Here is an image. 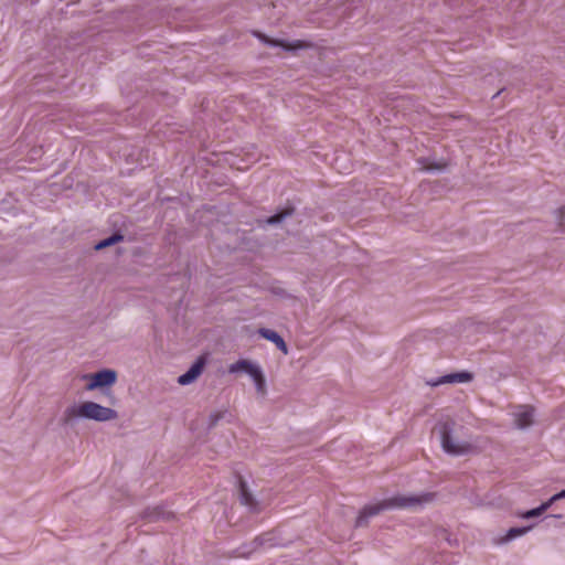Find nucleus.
Instances as JSON below:
<instances>
[{
    "instance_id": "obj_1",
    "label": "nucleus",
    "mask_w": 565,
    "mask_h": 565,
    "mask_svg": "<svg viewBox=\"0 0 565 565\" xmlns=\"http://www.w3.org/2000/svg\"><path fill=\"white\" fill-rule=\"evenodd\" d=\"M430 500L431 494L429 493L423 495L398 494L393 498L383 500L376 504L366 505L362 509L359 516L356 518L355 526H366L369 524V520L382 511L391 509H416L417 507H422L424 503H427Z\"/></svg>"
},
{
    "instance_id": "obj_2",
    "label": "nucleus",
    "mask_w": 565,
    "mask_h": 565,
    "mask_svg": "<svg viewBox=\"0 0 565 565\" xmlns=\"http://www.w3.org/2000/svg\"><path fill=\"white\" fill-rule=\"evenodd\" d=\"M77 417L104 423L116 419L118 414L115 409L98 403L84 402L79 405H72L64 411L61 419L62 425L72 427Z\"/></svg>"
},
{
    "instance_id": "obj_3",
    "label": "nucleus",
    "mask_w": 565,
    "mask_h": 565,
    "mask_svg": "<svg viewBox=\"0 0 565 565\" xmlns=\"http://www.w3.org/2000/svg\"><path fill=\"white\" fill-rule=\"evenodd\" d=\"M456 423L446 420L437 425L440 436L441 447L445 452L451 456H463L472 450V446L468 441L459 440L454 436Z\"/></svg>"
},
{
    "instance_id": "obj_4",
    "label": "nucleus",
    "mask_w": 565,
    "mask_h": 565,
    "mask_svg": "<svg viewBox=\"0 0 565 565\" xmlns=\"http://www.w3.org/2000/svg\"><path fill=\"white\" fill-rule=\"evenodd\" d=\"M89 377L90 382L87 384V391H94L99 387H106L113 385L117 380V372L110 369L98 371L92 375H85Z\"/></svg>"
},
{
    "instance_id": "obj_5",
    "label": "nucleus",
    "mask_w": 565,
    "mask_h": 565,
    "mask_svg": "<svg viewBox=\"0 0 565 565\" xmlns=\"http://www.w3.org/2000/svg\"><path fill=\"white\" fill-rule=\"evenodd\" d=\"M256 35L263 43L270 45V46H280L285 51H297V50H302V49H306L309 46V43H307L305 41H300V40H297L294 42H288V41H284V40H274V39H270L269 36L262 34V33H256Z\"/></svg>"
},
{
    "instance_id": "obj_6",
    "label": "nucleus",
    "mask_w": 565,
    "mask_h": 565,
    "mask_svg": "<svg viewBox=\"0 0 565 565\" xmlns=\"http://www.w3.org/2000/svg\"><path fill=\"white\" fill-rule=\"evenodd\" d=\"M534 409L530 406H521L518 412L514 413V423L518 428L525 429L533 424Z\"/></svg>"
},
{
    "instance_id": "obj_7",
    "label": "nucleus",
    "mask_w": 565,
    "mask_h": 565,
    "mask_svg": "<svg viewBox=\"0 0 565 565\" xmlns=\"http://www.w3.org/2000/svg\"><path fill=\"white\" fill-rule=\"evenodd\" d=\"M204 363L203 359L196 360L185 373L179 376L178 383L180 385H189L194 382L202 373Z\"/></svg>"
},
{
    "instance_id": "obj_8",
    "label": "nucleus",
    "mask_w": 565,
    "mask_h": 565,
    "mask_svg": "<svg viewBox=\"0 0 565 565\" xmlns=\"http://www.w3.org/2000/svg\"><path fill=\"white\" fill-rule=\"evenodd\" d=\"M471 380L472 374L463 371L440 376L436 381L429 382L428 384L431 386H438L446 383H468Z\"/></svg>"
},
{
    "instance_id": "obj_9",
    "label": "nucleus",
    "mask_w": 565,
    "mask_h": 565,
    "mask_svg": "<svg viewBox=\"0 0 565 565\" xmlns=\"http://www.w3.org/2000/svg\"><path fill=\"white\" fill-rule=\"evenodd\" d=\"M230 373H238L244 372L247 373L249 376H255L259 374V366L257 364L252 363L248 360H238L235 363H232L228 366Z\"/></svg>"
},
{
    "instance_id": "obj_10",
    "label": "nucleus",
    "mask_w": 565,
    "mask_h": 565,
    "mask_svg": "<svg viewBox=\"0 0 565 565\" xmlns=\"http://www.w3.org/2000/svg\"><path fill=\"white\" fill-rule=\"evenodd\" d=\"M258 333L264 339L273 342L282 353H285V354L288 353V347H287L285 340L276 331H274L271 329H267V328H260L258 330Z\"/></svg>"
},
{
    "instance_id": "obj_11",
    "label": "nucleus",
    "mask_w": 565,
    "mask_h": 565,
    "mask_svg": "<svg viewBox=\"0 0 565 565\" xmlns=\"http://www.w3.org/2000/svg\"><path fill=\"white\" fill-rule=\"evenodd\" d=\"M238 483H239L238 493H239L241 503L243 505L248 507L252 511H256L258 503L255 500V498L253 497V494L250 493V491L248 490L246 482L242 478H239Z\"/></svg>"
},
{
    "instance_id": "obj_12",
    "label": "nucleus",
    "mask_w": 565,
    "mask_h": 565,
    "mask_svg": "<svg viewBox=\"0 0 565 565\" xmlns=\"http://www.w3.org/2000/svg\"><path fill=\"white\" fill-rule=\"evenodd\" d=\"M171 515H172L171 512H167L160 507H154L152 509H148L145 512V518L148 519L149 521H157L160 519L168 520V519H170Z\"/></svg>"
},
{
    "instance_id": "obj_13",
    "label": "nucleus",
    "mask_w": 565,
    "mask_h": 565,
    "mask_svg": "<svg viewBox=\"0 0 565 565\" xmlns=\"http://www.w3.org/2000/svg\"><path fill=\"white\" fill-rule=\"evenodd\" d=\"M294 213V207H286L266 220L268 225H277Z\"/></svg>"
},
{
    "instance_id": "obj_14",
    "label": "nucleus",
    "mask_w": 565,
    "mask_h": 565,
    "mask_svg": "<svg viewBox=\"0 0 565 565\" xmlns=\"http://www.w3.org/2000/svg\"><path fill=\"white\" fill-rule=\"evenodd\" d=\"M122 239H124V235H121L119 233H114L109 237L102 239L99 243H97L95 245V249L99 250V249L106 248V247L111 246L118 242H121Z\"/></svg>"
},
{
    "instance_id": "obj_15",
    "label": "nucleus",
    "mask_w": 565,
    "mask_h": 565,
    "mask_svg": "<svg viewBox=\"0 0 565 565\" xmlns=\"http://www.w3.org/2000/svg\"><path fill=\"white\" fill-rule=\"evenodd\" d=\"M532 527H533V525L522 526V527H511L507 532V535L504 536L503 542H509L519 536H522V535L526 534Z\"/></svg>"
},
{
    "instance_id": "obj_16",
    "label": "nucleus",
    "mask_w": 565,
    "mask_h": 565,
    "mask_svg": "<svg viewBox=\"0 0 565 565\" xmlns=\"http://www.w3.org/2000/svg\"><path fill=\"white\" fill-rule=\"evenodd\" d=\"M545 512V508L542 505H539L537 508L531 509L526 512H524L521 516L523 519H532L541 516Z\"/></svg>"
},
{
    "instance_id": "obj_17",
    "label": "nucleus",
    "mask_w": 565,
    "mask_h": 565,
    "mask_svg": "<svg viewBox=\"0 0 565 565\" xmlns=\"http://www.w3.org/2000/svg\"><path fill=\"white\" fill-rule=\"evenodd\" d=\"M270 541H271V537L269 534H264V535L257 536L252 543L253 551H256L258 547L263 546L265 543H268ZM249 552H252V550Z\"/></svg>"
},
{
    "instance_id": "obj_18",
    "label": "nucleus",
    "mask_w": 565,
    "mask_h": 565,
    "mask_svg": "<svg viewBox=\"0 0 565 565\" xmlns=\"http://www.w3.org/2000/svg\"><path fill=\"white\" fill-rule=\"evenodd\" d=\"M256 385L258 392H263L265 390V377L263 375L262 370L259 369V374L255 376H250Z\"/></svg>"
},
{
    "instance_id": "obj_19",
    "label": "nucleus",
    "mask_w": 565,
    "mask_h": 565,
    "mask_svg": "<svg viewBox=\"0 0 565 565\" xmlns=\"http://www.w3.org/2000/svg\"><path fill=\"white\" fill-rule=\"evenodd\" d=\"M562 518H563V515H562V514H553V515H547V516H545V519H544V520L547 522V523H546V524H547V526H557V524H556V523H557V521H558L559 519H562Z\"/></svg>"
},
{
    "instance_id": "obj_20",
    "label": "nucleus",
    "mask_w": 565,
    "mask_h": 565,
    "mask_svg": "<svg viewBox=\"0 0 565 565\" xmlns=\"http://www.w3.org/2000/svg\"><path fill=\"white\" fill-rule=\"evenodd\" d=\"M223 417L222 413H213L209 416V428L214 427Z\"/></svg>"
},
{
    "instance_id": "obj_21",
    "label": "nucleus",
    "mask_w": 565,
    "mask_h": 565,
    "mask_svg": "<svg viewBox=\"0 0 565 565\" xmlns=\"http://www.w3.org/2000/svg\"><path fill=\"white\" fill-rule=\"evenodd\" d=\"M443 168H444V166L440 163H434V164L424 167V169L427 171L441 170Z\"/></svg>"
},
{
    "instance_id": "obj_22",
    "label": "nucleus",
    "mask_w": 565,
    "mask_h": 565,
    "mask_svg": "<svg viewBox=\"0 0 565 565\" xmlns=\"http://www.w3.org/2000/svg\"><path fill=\"white\" fill-rule=\"evenodd\" d=\"M558 213H559V224H563V222L565 220V206L561 207L558 210Z\"/></svg>"
},
{
    "instance_id": "obj_23",
    "label": "nucleus",
    "mask_w": 565,
    "mask_h": 565,
    "mask_svg": "<svg viewBox=\"0 0 565 565\" xmlns=\"http://www.w3.org/2000/svg\"><path fill=\"white\" fill-rule=\"evenodd\" d=\"M555 501H552V498H550L547 501L543 502L541 505L545 508V512L552 507V504Z\"/></svg>"
},
{
    "instance_id": "obj_24",
    "label": "nucleus",
    "mask_w": 565,
    "mask_h": 565,
    "mask_svg": "<svg viewBox=\"0 0 565 565\" xmlns=\"http://www.w3.org/2000/svg\"><path fill=\"white\" fill-rule=\"evenodd\" d=\"M552 498V501H558L561 499H565L564 495H562V491L555 493L554 495L551 497Z\"/></svg>"
},
{
    "instance_id": "obj_25",
    "label": "nucleus",
    "mask_w": 565,
    "mask_h": 565,
    "mask_svg": "<svg viewBox=\"0 0 565 565\" xmlns=\"http://www.w3.org/2000/svg\"><path fill=\"white\" fill-rule=\"evenodd\" d=\"M552 498V501H558L561 499H565L564 495H562V491L555 493L554 495L551 497Z\"/></svg>"
},
{
    "instance_id": "obj_26",
    "label": "nucleus",
    "mask_w": 565,
    "mask_h": 565,
    "mask_svg": "<svg viewBox=\"0 0 565 565\" xmlns=\"http://www.w3.org/2000/svg\"><path fill=\"white\" fill-rule=\"evenodd\" d=\"M562 495H564V498H565V489H564V490H562Z\"/></svg>"
}]
</instances>
